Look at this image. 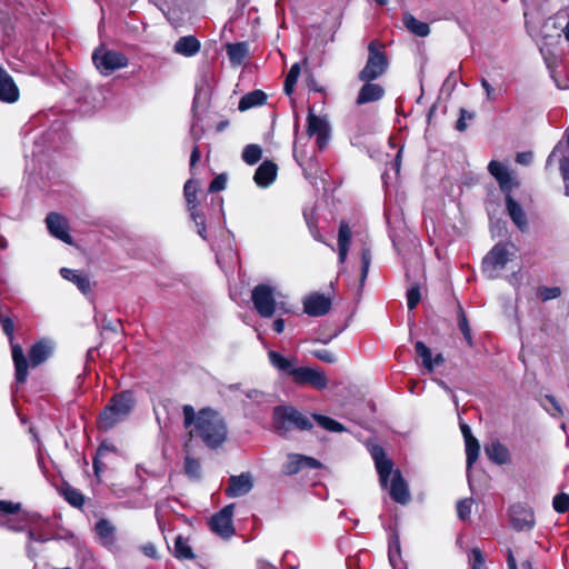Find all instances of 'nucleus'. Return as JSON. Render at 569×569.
I'll use <instances>...</instances> for the list:
<instances>
[{"label":"nucleus","instance_id":"1","mask_svg":"<svg viewBox=\"0 0 569 569\" xmlns=\"http://www.w3.org/2000/svg\"><path fill=\"white\" fill-rule=\"evenodd\" d=\"M182 413L184 428L192 427L190 435L200 438L210 449L219 448L227 440V423L218 411L203 408L196 412L191 405H184Z\"/></svg>","mask_w":569,"mask_h":569},{"label":"nucleus","instance_id":"2","mask_svg":"<svg viewBox=\"0 0 569 569\" xmlns=\"http://www.w3.org/2000/svg\"><path fill=\"white\" fill-rule=\"evenodd\" d=\"M42 517L38 512L24 510L20 502L0 499V527L12 532H27V550L30 552V543L46 542L47 533L41 531Z\"/></svg>","mask_w":569,"mask_h":569},{"label":"nucleus","instance_id":"3","mask_svg":"<svg viewBox=\"0 0 569 569\" xmlns=\"http://www.w3.org/2000/svg\"><path fill=\"white\" fill-rule=\"evenodd\" d=\"M389 69V59L385 50V44L373 39L368 44V58L365 67L358 73L359 81L377 80Z\"/></svg>","mask_w":569,"mask_h":569},{"label":"nucleus","instance_id":"4","mask_svg":"<svg viewBox=\"0 0 569 569\" xmlns=\"http://www.w3.org/2000/svg\"><path fill=\"white\" fill-rule=\"evenodd\" d=\"M134 399L130 391L112 397L99 417L100 428L108 430L124 420L133 408Z\"/></svg>","mask_w":569,"mask_h":569},{"label":"nucleus","instance_id":"5","mask_svg":"<svg viewBox=\"0 0 569 569\" xmlns=\"http://www.w3.org/2000/svg\"><path fill=\"white\" fill-rule=\"evenodd\" d=\"M287 376L298 386H310L315 389L322 390L328 386V378L322 370L309 367H296L290 359L287 358Z\"/></svg>","mask_w":569,"mask_h":569},{"label":"nucleus","instance_id":"6","mask_svg":"<svg viewBox=\"0 0 569 569\" xmlns=\"http://www.w3.org/2000/svg\"><path fill=\"white\" fill-rule=\"evenodd\" d=\"M508 247H512V244L499 242L485 256L482 260V272L487 278H498L499 271L507 266L511 256Z\"/></svg>","mask_w":569,"mask_h":569},{"label":"nucleus","instance_id":"7","mask_svg":"<svg viewBox=\"0 0 569 569\" xmlns=\"http://www.w3.org/2000/svg\"><path fill=\"white\" fill-rule=\"evenodd\" d=\"M92 61L103 76H109L128 64V59L123 53L104 48H98L93 51Z\"/></svg>","mask_w":569,"mask_h":569},{"label":"nucleus","instance_id":"8","mask_svg":"<svg viewBox=\"0 0 569 569\" xmlns=\"http://www.w3.org/2000/svg\"><path fill=\"white\" fill-rule=\"evenodd\" d=\"M251 300L254 310L262 318H271L276 311V290L273 287L260 283L252 289Z\"/></svg>","mask_w":569,"mask_h":569},{"label":"nucleus","instance_id":"9","mask_svg":"<svg viewBox=\"0 0 569 569\" xmlns=\"http://www.w3.org/2000/svg\"><path fill=\"white\" fill-rule=\"evenodd\" d=\"M233 505L226 506L210 519V529L221 538H230L234 533L232 525Z\"/></svg>","mask_w":569,"mask_h":569},{"label":"nucleus","instance_id":"10","mask_svg":"<svg viewBox=\"0 0 569 569\" xmlns=\"http://www.w3.org/2000/svg\"><path fill=\"white\" fill-rule=\"evenodd\" d=\"M254 485L252 473L242 472L238 476H230L226 495L230 498L243 497L249 493Z\"/></svg>","mask_w":569,"mask_h":569},{"label":"nucleus","instance_id":"11","mask_svg":"<svg viewBox=\"0 0 569 569\" xmlns=\"http://www.w3.org/2000/svg\"><path fill=\"white\" fill-rule=\"evenodd\" d=\"M46 224L50 234L67 244H72L67 219L57 212H50L46 218Z\"/></svg>","mask_w":569,"mask_h":569},{"label":"nucleus","instance_id":"12","mask_svg":"<svg viewBox=\"0 0 569 569\" xmlns=\"http://www.w3.org/2000/svg\"><path fill=\"white\" fill-rule=\"evenodd\" d=\"M331 298L322 293H312L303 300V311L310 317H321L331 309Z\"/></svg>","mask_w":569,"mask_h":569},{"label":"nucleus","instance_id":"13","mask_svg":"<svg viewBox=\"0 0 569 569\" xmlns=\"http://www.w3.org/2000/svg\"><path fill=\"white\" fill-rule=\"evenodd\" d=\"M375 81L376 80L362 81L363 84L359 89L356 98L358 106L377 102L385 97V88Z\"/></svg>","mask_w":569,"mask_h":569},{"label":"nucleus","instance_id":"14","mask_svg":"<svg viewBox=\"0 0 569 569\" xmlns=\"http://www.w3.org/2000/svg\"><path fill=\"white\" fill-rule=\"evenodd\" d=\"M322 463L316 458L299 453L287 456V475H296L307 469H319Z\"/></svg>","mask_w":569,"mask_h":569},{"label":"nucleus","instance_id":"15","mask_svg":"<svg viewBox=\"0 0 569 569\" xmlns=\"http://www.w3.org/2000/svg\"><path fill=\"white\" fill-rule=\"evenodd\" d=\"M510 519L512 527L518 531L530 530L535 525L533 512L522 505H513L510 508Z\"/></svg>","mask_w":569,"mask_h":569},{"label":"nucleus","instance_id":"16","mask_svg":"<svg viewBox=\"0 0 569 569\" xmlns=\"http://www.w3.org/2000/svg\"><path fill=\"white\" fill-rule=\"evenodd\" d=\"M488 171L498 181L501 191L509 194L516 183L513 182L508 167L499 161L492 160L488 164Z\"/></svg>","mask_w":569,"mask_h":569},{"label":"nucleus","instance_id":"17","mask_svg":"<svg viewBox=\"0 0 569 569\" xmlns=\"http://www.w3.org/2000/svg\"><path fill=\"white\" fill-rule=\"evenodd\" d=\"M308 133L316 136V141L320 150H323L329 142V129L327 122L313 114L308 118Z\"/></svg>","mask_w":569,"mask_h":569},{"label":"nucleus","instance_id":"18","mask_svg":"<svg viewBox=\"0 0 569 569\" xmlns=\"http://www.w3.org/2000/svg\"><path fill=\"white\" fill-rule=\"evenodd\" d=\"M19 99V89L12 77L0 66V101L13 103Z\"/></svg>","mask_w":569,"mask_h":569},{"label":"nucleus","instance_id":"19","mask_svg":"<svg viewBox=\"0 0 569 569\" xmlns=\"http://www.w3.org/2000/svg\"><path fill=\"white\" fill-rule=\"evenodd\" d=\"M278 173V167L272 161H263L256 170L253 181L259 188H268L271 186Z\"/></svg>","mask_w":569,"mask_h":569},{"label":"nucleus","instance_id":"20","mask_svg":"<svg viewBox=\"0 0 569 569\" xmlns=\"http://www.w3.org/2000/svg\"><path fill=\"white\" fill-rule=\"evenodd\" d=\"M390 497L393 501L406 505L410 500L408 485L399 470L393 471L390 483Z\"/></svg>","mask_w":569,"mask_h":569},{"label":"nucleus","instance_id":"21","mask_svg":"<svg viewBox=\"0 0 569 569\" xmlns=\"http://www.w3.org/2000/svg\"><path fill=\"white\" fill-rule=\"evenodd\" d=\"M506 208L508 214L515 226L521 231H526L528 229V220L525 210L521 204L517 202L511 194H506Z\"/></svg>","mask_w":569,"mask_h":569},{"label":"nucleus","instance_id":"22","mask_svg":"<svg viewBox=\"0 0 569 569\" xmlns=\"http://www.w3.org/2000/svg\"><path fill=\"white\" fill-rule=\"evenodd\" d=\"M352 232L347 221L341 220L338 230V260L340 264H343L347 260Z\"/></svg>","mask_w":569,"mask_h":569},{"label":"nucleus","instance_id":"23","mask_svg":"<svg viewBox=\"0 0 569 569\" xmlns=\"http://www.w3.org/2000/svg\"><path fill=\"white\" fill-rule=\"evenodd\" d=\"M60 274L63 279L74 283L77 288L84 295L91 290V281L88 274L69 268H61Z\"/></svg>","mask_w":569,"mask_h":569},{"label":"nucleus","instance_id":"24","mask_svg":"<svg viewBox=\"0 0 569 569\" xmlns=\"http://www.w3.org/2000/svg\"><path fill=\"white\" fill-rule=\"evenodd\" d=\"M486 456L497 465H505L510 460L508 448L499 440H492L485 446Z\"/></svg>","mask_w":569,"mask_h":569},{"label":"nucleus","instance_id":"25","mask_svg":"<svg viewBox=\"0 0 569 569\" xmlns=\"http://www.w3.org/2000/svg\"><path fill=\"white\" fill-rule=\"evenodd\" d=\"M312 420V417L310 418L298 409L287 406V427L292 426L299 430H310L313 427Z\"/></svg>","mask_w":569,"mask_h":569},{"label":"nucleus","instance_id":"26","mask_svg":"<svg viewBox=\"0 0 569 569\" xmlns=\"http://www.w3.org/2000/svg\"><path fill=\"white\" fill-rule=\"evenodd\" d=\"M12 359L16 368V379L18 382H24L28 377V361L23 349L19 345L11 342Z\"/></svg>","mask_w":569,"mask_h":569},{"label":"nucleus","instance_id":"27","mask_svg":"<svg viewBox=\"0 0 569 569\" xmlns=\"http://www.w3.org/2000/svg\"><path fill=\"white\" fill-rule=\"evenodd\" d=\"M52 350L53 346L48 340H41L34 343L29 351V358L32 366H38L46 361L52 353Z\"/></svg>","mask_w":569,"mask_h":569},{"label":"nucleus","instance_id":"28","mask_svg":"<svg viewBox=\"0 0 569 569\" xmlns=\"http://www.w3.org/2000/svg\"><path fill=\"white\" fill-rule=\"evenodd\" d=\"M173 50L184 57H192L200 50V42L193 36H186L178 39L174 43Z\"/></svg>","mask_w":569,"mask_h":569},{"label":"nucleus","instance_id":"29","mask_svg":"<svg viewBox=\"0 0 569 569\" xmlns=\"http://www.w3.org/2000/svg\"><path fill=\"white\" fill-rule=\"evenodd\" d=\"M96 532L101 541V543L106 547H111L116 542V528L107 519H100L96 523Z\"/></svg>","mask_w":569,"mask_h":569},{"label":"nucleus","instance_id":"30","mask_svg":"<svg viewBox=\"0 0 569 569\" xmlns=\"http://www.w3.org/2000/svg\"><path fill=\"white\" fill-rule=\"evenodd\" d=\"M267 94L261 90H253L244 94L238 104L240 111H247L249 109L260 107L266 103Z\"/></svg>","mask_w":569,"mask_h":569},{"label":"nucleus","instance_id":"31","mask_svg":"<svg viewBox=\"0 0 569 569\" xmlns=\"http://www.w3.org/2000/svg\"><path fill=\"white\" fill-rule=\"evenodd\" d=\"M249 53V44L247 42L230 43L227 46V54L233 66L243 63Z\"/></svg>","mask_w":569,"mask_h":569},{"label":"nucleus","instance_id":"32","mask_svg":"<svg viewBox=\"0 0 569 569\" xmlns=\"http://www.w3.org/2000/svg\"><path fill=\"white\" fill-rule=\"evenodd\" d=\"M405 27L417 37H427L430 33L428 23L417 20L412 14L405 13L402 17Z\"/></svg>","mask_w":569,"mask_h":569},{"label":"nucleus","instance_id":"33","mask_svg":"<svg viewBox=\"0 0 569 569\" xmlns=\"http://www.w3.org/2000/svg\"><path fill=\"white\" fill-rule=\"evenodd\" d=\"M388 558L392 569H399L398 565L401 560V548L399 536L396 532L392 533L389 539Z\"/></svg>","mask_w":569,"mask_h":569},{"label":"nucleus","instance_id":"34","mask_svg":"<svg viewBox=\"0 0 569 569\" xmlns=\"http://www.w3.org/2000/svg\"><path fill=\"white\" fill-rule=\"evenodd\" d=\"M191 220L194 222L197 227V233L203 239L207 240V228H206V218L202 211L199 209V204L190 207L187 209Z\"/></svg>","mask_w":569,"mask_h":569},{"label":"nucleus","instance_id":"35","mask_svg":"<svg viewBox=\"0 0 569 569\" xmlns=\"http://www.w3.org/2000/svg\"><path fill=\"white\" fill-rule=\"evenodd\" d=\"M457 321H458V327H459L466 342L468 343L469 347H472L473 340H472L469 321H468L467 316L460 305H458V307H457Z\"/></svg>","mask_w":569,"mask_h":569},{"label":"nucleus","instance_id":"36","mask_svg":"<svg viewBox=\"0 0 569 569\" xmlns=\"http://www.w3.org/2000/svg\"><path fill=\"white\" fill-rule=\"evenodd\" d=\"M184 473L192 481H200L201 479V463L198 459L186 456L184 458Z\"/></svg>","mask_w":569,"mask_h":569},{"label":"nucleus","instance_id":"37","mask_svg":"<svg viewBox=\"0 0 569 569\" xmlns=\"http://www.w3.org/2000/svg\"><path fill=\"white\" fill-rule=\"evenodd\" d=\"M312 419L317 421V423L322 427L323 429L331 431V432H342L346 430L342 423L336 421L335 419L323 416L313 413L311 415Z\"/></svg>","mask_w":569,"mask_h":569},{"label":"nucleus","instance_id":"38","mask_svg":"<svg viewBox=\"0 0 569 569\" xmlns=\"http://www.w3.org/2000/svg\"><path fill=\"white\" fill-rule=\"evenodd\" d=\"M307 64V58L302 59L300 62H296L291 66L289 72H287V96H290L293 91L295 84L298 81V78L301 74V69Z\"/></svg>","mask_w":569,"mask_h":569},{"label":"nucleus","instance_id":"39","mask_svg":"<svg viewBox=\"0 0 569 569\" xmlns=\"http://www.w3.org/2000/svg\"><path fill=\"white\" fill-rule=\"evenodd\" d=\"M466 443V463L467 470L471 469L475 462L478 459L480 445L476 438L469 439L465 441Z\"/></svg>","mask_w":569,"mask_h":569},{"label":"nucleus","instance_id":"40","mask_svg":"<svg viewBox=\"0 0 569 569\" xmlns=\"http://www.w3.org/2000/svg\"><path fill=\"white\" fill-rule=\"evenodd\" d=\"M241 157L247 164L253 166L261 160L262 149L260 146L254 143L248 144L244 147Z\"/></svg>","mask_w":569,"mask_h":569},{"label":"nucleus","instance_id":"41","mask_svg":"<svg viewBox=\"0 0 569 569\" xmlns=\"http://www.w3.org/2000/svg\"><path fill=\"white\" fill-rule=\"evenodd\" d=\"M116 449H114V446L112 443H109V442H101L98 450H97V455L93 459V470H94V473L97 477H99L100 472H102L103 470V466L100 461V459L102 457H104L107 453L109 452H113Z\"/></svg>","mask_w":569,"mask_h":569},{"label":"nucleus","instance_id":"42","mask_svg":"<svg viewBox=\"0 0 569 569\" xmlns=\"http://www.w3.org/2000/svg\"><path fill=\"white\" fill-rule=\"evenodd\" d=\"M376 465V468H377V471H378V475H379V480H380V483L382 487H387L388 485V479L390 477V475L392 472V468H393V463L390 459L386 458L383 460H380L378 462H375Z\"/></svg>","mask_w":569,"mask_h":569},{"label":"nucleus","instance_id":"43","mask_svg":"<svg viewBox=\"0 0 569 569\" xmlns=\"http://www.w3.org/2000/svg\"><path fill=\"white\" fill-rule=\"evenodd\" d=\"M415 349L417 355L422 359L423 367L431 372L433 370L431 350L422 341H417Z\"/></svg>","mask_w":569,"mask_h":569},{"label":"nucleus","instance_id":"44","mask_svg":"<svg viewBox=\"0 0 569 569\" xmlns=\"http://www.w3.org/2000/svg\"><path fill=\"white\" fill-rule=\"evenodd\" d=\"M197 191H198L197 181L193 179L187 180L184 183V187H183V196L186 199L187 209L198 204Z\"/></svg>","mask_w":569,"mask_h":569},{"label":"nucleus","instance_id":"45","mask_svg":"<svg viewBox=\"0 0 569 569\" xmlns=\"http://www.w3.org/2000/svg\"><path fill=\"white\" fill-rule=\"evenodd\" d=\"M174 556L179 559H192L194 557L188 542L180 536L174 541Z\"/></svg>","mask_w":569,"mask_h":569},{"label":"nucleus","instance_id":"46","mask_svg":"<svg viewBox=\"0 0 569 569\" xmlns=\"http://www.w3.org/2000/svg\"><path fill=\"white\" fill-rule=\"evenodd\" d=\"M63 497L73 507L80 508L84 503L82 493L72 487H66L63 489Z\"/></svg>","mask_w":569,"mask_h":569},{"label":"nucleus","instance_id":"47","mask_svg":"<svg viewBox=\"0 0 569 569\" xmlns=\"http://www.w3.org/2000/svg\"><path fill=\"white\" fill-rule=\"evenodd\" d=\"M361 277H360V282L361 284L366 281L367 279V276H368V272H369V268H370V264H371V259H372V256H371V249L369 247H363L361 249Z\"/></svg>","mask_w":569,"mask_h":569},{"label":"nucleus","instance_id":"48","mask_svg":"<svg viewBox=\"0 0 569 569\" xmlns=\"http://www.w3.org/2000/svg\"><path fill=\"white\" fill-rule=\"evenodd\" d=\"M561 296V289L559 287H539L538 297L541 301H549Z\"/></svg>","mask_w":569,"mask_h":569},{"label":"nucleus","instance_id":"49","mask_svg":"<svg viewBox=\"0 0 569 569\" xmlns=\"http://www.w3.org/2000/svg\"><path fill=\"white\" fill-rule=\"evenodd\" d=\"M553 509L559 513H565L569 510V495L561 492L555 496L552 500Z\"/></svg>","mask_w":569,"mask_h":569},{"label":"nucleus","instance_id":"50","mask_svg":"<svg viewBox=\"0 0 569 569\" xmlns=\"http://www.w3.org/2000/svg\"><path fill=\"white\" fill-rule=\"evenodd\" d=\"M421 299L420 289L418 284L412 286L407 291V305L409 310H413Z\"/></svg>","mask_w":569,"mask_h":569},{"label":"nucleus","instance_id":"51","mask_svg":"<svg viewBox=\"0 0 569 569\" xmlns=\"http://www.w3.org/2000/svg\"><path fill=\"white\" fill-rule=\"evenodd\" d=\"M273 426L281 435L284 430V406H277L273 410Z\"/></svg>","mask_w":569,"mask_h":569},{"label":"nucleus","instance_id":"52","mask_svg":"<svg viewBox=\"0 0 569 569\" xmlns=\"http://www.w3.org/2000/svg\"><path fill=\"white\" fill-rule=\"evenodd\" d=\"M475 117H476L475 112H470V111L466 110L465 108H461L460 117L456 122V129L460 132H463L468 127L467 120L471 121L475 119Z\"/></svg>","mask_w":569,"mask_h":569},{"label":"nucleus","instance_id":"53","mask_svg":"<svg viewBox=\"0 0 569 569\" xmlns=\"http://www.w3.org/2000/svg\"><path fill=\"white\" fill-rule=\"evenodd\" d=\"M470 569H481L485 565V558L479 548H472L469 553Z\"/></svg>","mask_w":569,"mask_h":569},{"label":"nucleus","instance_id":"54","mask_svg":"<svg viewBox=\"0 0 569 569\" xmlns=\"http://www.w3.org/2000/svg\"><path fill=\"white\" fill-rule=\"evenodd\" d=\"M246 397L254 402L263 403V402H273L272 396L266 395L262 391L252 389L246 392Z\"/></svg>","mask_w":569,"mask_h":569},{"label":"nucleus","instance_id":"55","mask_svg":"<svg viewBox=\"0 0 569 569\" xmlns=\"http://www.w3.org/2000/svg\"><path fill=\"white\" fill-rule=\"evenodd\" d=\"M457 513L461 520H467L471 513V500L463 499L457 503Z\"/></svg>","mask_w":569,"mask_h":569},{"label":"nucleus","instance_id":"56","mask_svg":"<svg viewBox=\"0 0 569 569\" xmlns=\"http://www.w3.org/2000/svg\"><path fill=\"white\" fill-rule=\"evenodd\" d=\"M268 357L274 368H277L280 372L284 371V356H282L280 352L270 350L268 352Z\"/></svg>","mask_w":569,"mask_h":569},{"label":"nucleus","instance_id":"57","mask_svg":"<svg viewBox=\"0 0 569 569\" xmlns=\"http://www.w3.org/2000/svg\"><path fill=\"white\" fill-rule=\"evenodd\" d=\"M313 356L326 363H335L337 361L336 355L328 349L316 350Z\"/></svg>","mask_w":569,"mask_h":569},{"label":"nucleus","instance_id":"58","mask_svg":"<svg viewBox=\"0 0 569 569\" xmlns=\"http://www.w3.org/2000/svg\"><path fill=\"white\" fill-rule=\"evenodd\" d=\"M227 186V177L226 174L221 173L218 174L209 184V191L210 192H218L226 188Z\"/></svg>","mask_w":569,"mask_h":569},{"label":"nucleus","instance_id":"59","mask_svg":"<svg viewBox=\"0 0 569 569\" xmlns=\"http://www.w3.org/2000/svg\"><path fill=\"white\" fill-rule=\"evenodd\" d=\"M559 169H560L563 182L565 183L569 182V157H563L560 160Z\"/></svg>","mask_w":569,"mask_h":569},{"label":"nucleus","instance_id":"60","mask_svg":"<svg viewBox=\"0 0 569 569\" xmlns=\"http://www.w3.org/2000/svg\"><path fill=\"white\" fill-rule=\"evenodd\" d=\"M481 87L486 91L487 100L493 101L496 100L497 96L495 93V89L491 87V84L487 81V79L482 78L480 80Z\"/></svg>","mask_w":569,"mask_h":569},{"label":"nucleus","instance_id":"61","mask_svg":"<svg viewBox=\"0 0 569 569\" xmlns=\"http://www.w3.org/2000/svg\"><path fill=\"white\" fill-rule=\"evenodd\" d=\"M370 452L375 462H378L387 458L383 448L380 446H373Z\"/></svg>","mask_w":569,"mask_h":569},{"label":"nucleus","instance_id":"62","mask_svg":"<svg viewBox=\"0 0 569 569\" xmlns=\"http://www.w3.org/2000/svg\"><path fill=\"white\" fill-rule=\"evenodd\" d=\"M545 400L548 401L552 406V408L555 410V412H550L552 416L562 415V409L553 396L547 395L545 397Z\"/></svg>","mask_w":569,"mask_h":569},{"label":"nucleus","instance_id":"63","mask_svg":"<svg viewBox=\"0 0 569 569\" xmlns=\"http://www.w3.org/2000/svg\"><path fill=\"white\" fill-rule=\"evenodd\" d=\"M532 160V152H519L517 153L516 161L520 164H529Z\"/></svg>","mask_w":569,"mask_h":569},{"label":"nucleus","instance_id":"64","mask_svg":"<svg viewBox=\"0 0 569 569\" xmlns=\"http://www.w3.org/2000/svg\"><path fill=\"white\" fill-rule=\"evenodd\" d=\"M143 553L149 558H158V551L153 543H147L142 547Z\"/></svg>","mask_w":569,"mask_h":569}]
</instances>
